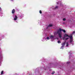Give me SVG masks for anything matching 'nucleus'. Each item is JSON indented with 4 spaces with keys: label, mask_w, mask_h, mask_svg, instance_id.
I'll return each mask as SVG.
<instances>
[{
    "label": "nucleus",
    "mask_w": 75,
    "mask_h": 75,
    "mask_svg": "<svg viewBox=\"0 0 75 75\" xmlns=\"http://www.w3.org/2000/svg\"><path fill=\"white\" fill-rule=\"evenodd\" d=\"M70 64V62H69L67 63V64Z\"/></svg>",
    "instance_id": "dca6fc26"
},
{
    "label": "nucleus",
    "mask_w": 75,
    "mask_h": 75,
    "mask_svg": "<svg viewBox=\"0 0 75 75\" xmlns=\"http://www.w3.org/2000/svg\"><path fill=\"white\" fill-rule=\"evenodd\" d=\"M52 25H49L48 27H47V28H48V27H52Z\"/></svg>",
    "instance_id": "0eeeda50"
},
{
    "label": "nucleus",
    "mask_w": 75,
    "mask_h": 75,
    "mask_svg": "<svg viewBox=\"0 0 75 75\" xmlns=\"http://www.w3.org/2000/svg\"><path fill=\"white\" fill-rule=\"evenodd\" d=\"M18 18L17 16H15V18H14V19H17Z\"/></svg>",
    "instance_id": "423d86ee"
},
{
    "label": "nucleus",
    "mask_w": 75,
    "mask_h": 75,
    "mask_svg": "<svg viewBox=\"0 0 75 75\" xmlns=\"http://www.w3.org/2000/svg\"><path fill=\"white\" fill-rule=\"evenodd\" d=\"M1 74L2 75L3 74V71H2L1 72Z\"/></svg>",
    "instance_id": "2eb2a0df"
},
{
    "label": "nucleus",
    "mask_w": 75,
    "mask_h": 75,
    "mask_svg": "<svg viewBox=\"0 0 75 75\" xmlns=\"http://www.w3.org/2000/svg\"><path fill=\"white\" fill-rule=\"evenodd\" d=\"M62 31L64 33H66V31L65 30H63L60 28L57 31L56 33H55L54 35H58V36L59 37V38H61V37H62Z\"/></svg>",
    "instance_id": "f03ea898"
},
{
    "label": "nucleus",
    "mask_w": 75,
    "mask_h": 75,
    "mask_svg": "<svg viewBox=\"0 0 75 75\" xmlns=\"http://www.w3.org/2000/svg\"><path fill=\"white\" fill-rule=\"evenodd\" d=\"M63 19H65V18H64Z\"/></svg>",
    "instance_id": "6ab92c4d"
},
{
    "label": "nucleus",
    "mask_w": 75,
    "mask_h": 75,
    "mask_svg": "<svg viewBox=\"0 0 75 75\" xmlns=\"http://www.w3.org/2000/svg\"><path fill=\"white\" fill-rule=\"evenodd\" d=\"M75 34V31H74V32H73V33L71 34V35H73V34Z\"/></svg>",
    "instance_id": "1a4fd4ad"
},
{
    "label": "nucleus",
    "mask_w": 75,
    "mask_h": 75,
    "mask_svg": "<svg viewBox=\"0 0 75 75\" xmlns=\"http://www.w3.org/2000/svg\"><path fill=\"white\" fill-rule=\"evenodd\" d=\"M58 8V6H56V7L55 8V9H56V8Z\"/></svg>",
    "instance_id": "ddd939ff"
},
{
    "label": "nucleus",
    "mask_w": 75,
    "mask_h": 75,
    "mask_svg": "<svg viewBox=\"0 0 75 75\" xmlns=\"http://www.w3.org/2000/svg\"><path fill=\"white\" fill-rule=\"evenodd\" d=\"M67 37H69L70 38V43L72 44H74V41H73V40H72V35L69 36L67 34H65V35H64V37L63 38V40H68V39H69V38H66Z\"/></svg>",
    "instance_id": "f257e3e1"
},
{
    "label": "nucleus",
    "mask_w": 75,
    "mask_h": 75,
    "mask_svg": "<svg viewBox=\"0 0 75 75\" xmlns=\"http://www.w3.org/2000/svg\"><path fill=\"white\" fill-rule=\"evenodd\" d=\"M14 21H16V20H17V19H14Z\"/></svg>",
    "instance_id": "a211bd4d"
},
{
    "label": "nucleus",
    "mask_w": 75,
    "mask_h": 75,
    "mask_svg": "<svg viewBox=\"0 0 75 75\" xmlns=\"http://www.w3.org/2000/svg\"><path fill=\"white\" fill-rule=\"evenodd\" d=\"M63 21H65L66 20V19H63Z\"/></svg>",
    "instance_id": "f3484780"
},
{
    "label": "nucleus",
    "mask_w": 75,
    "mask_h": 75,
    "mask_svg": "<svg viewBox=\"0 0 75 75\" xmlns=\"http://www.w3.org/2000/svg\"><path fill=\"white\" fill-rule=\"evenodd\" d=\"M1 9V7H0V10Z\"/></svg>",
    "instance_id": "aec40b11"
},
{
    "label": "nucleus",
    "mask_w": 75,
    "mask_h": 75,
    "mask_svg": "<svg viewBox=\"0 0 75 75\" xmlns=\"http://www.w3.org/2000/svg\"><path fill=\"white\" fill-rule=\"evenodd\" d=\"M66 47H68V45H69V44H68V43L67 42L66 43Z\"/></svg>",
    "instance_id": "6e6552de"
},
{
    "label": "nucleus",
    "mask_w": 75,
    "mask_h": 75,
    "mask_svg": "<svg viewBox=\"0 0 75 75\" xmlns=\"http://www.w3.org/2000/svg\"><path fill=\"white\" fill-rule=\"evenodd\" d=\"M54 36L51 35L50 36V38L51 39H52V40H54Z\"/></svg>",
    "instance_id": "39448f33"
},
{
    "label": "nucleus",
    "mask_w": 75,
    "mask_h": 75,
    "mask_svg": "<svg viewBox=\"0 0 75 75\" xmlns=\"http://www.w3.org/2000/svg\"><path fill=\"white\" fill-rule=\"evenodd\" d=\"M15 9H13L12 11V14H14V13H15Z\"/></svg>",
    "instance_id": "20e7f679"
},
{
    "label": "nucleus",
    "mask_w": 75,
    "mask_h": 75,
    "mask_svg": "<svg viewBox=\"0 0 75 75\" xmlns=\"http://www.w3.org/2000/svg\"><path fill=\"white\" fill-rule=\"evenodd\" d=\"M69 53H70V52H69Z\"/></svg>",
    "instance_id": "412c9836"
},
{
    "label": "nucleus",
    "mask_w": 75,
    "mask_h": 75,
    "mask_svg": "<svg viewBox=\"0 0 75 75\" xmlns=\"http://www.w3.org/2000/svg\"><path fill=\"white\" fill-rule=\"evenodd\" d=\"M39 13H40V14H42V11H41V10H40L39 11Z\"/></svg>",
    "instance_id": "9d476101"
},
{
    "label": "nucleus",
    "mask_w": 75,
    "mask_h": 75,
    "mask_svg": "<svg viewBox=\"0 0 75 75\" xmlns=\"http://www.w3.org/2000/svg\"><path fill=\"white\" fill-rule=\"evenodd\" d=\"M47 40H50V38H49V37H47Z\"/></svg>",
    "instance_id": "4468645a"
},
{
    "label": "nucleus",
    "mask_w": 75,
    "mask_h": 75,
    "mask_svg": "<svg viewBox=\"0 0 75 75\" xmlns=\"http://www.w3.org/2000/svg\"><path fill=\"white\" fill-rule=\"evenodd\" d=\"M57 42L59 44L60 43H61V41H57Z\"/></svg>",
    "instance_id": "9b49d317"
},
{
    "label": "nucleus",
    "mask_w": 75,
    "mask_h": 75,
    "mask_svg": "<svg viewBox=\"0 0 75 75\" xmlns=\"http://www.w3.org/2000/svg\"><path fill=\"white\" fill-rule=\"evenodd\" d=\"M55 74V71H53L52 73V74Z\"/></svg>",
    "instance_id": "f8f14e48"
},
{
    "label": "nucleus",
    "mask_w": 75,
    "mask_h": 75,
    "mask_svg": "<svg viewBox=\"0 0 75 75\" xmlns=\"http://www.w3.org/2000/svg\"><path fill=\"white\" fill-rule=\"evenodd\" d=\"M66 40H65V41L63 42V43L62 44V46L60 48L61 49H63L64 48V46H65V43H66Z\"/></svg>",
    "instance_id": "7ed1b4c3"
}]
</instances>
